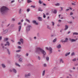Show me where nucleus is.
Listing matches in <instances>:
<instances>
[{"label":"nucleus","instance_id":"1","mask_svg":"<svg viewBox=\"0 0 78 78\" xmlns=\"http://www.w3.org/2000/svg\"><path fill=\"white\" fill-rule=\"evenodd\" d=\"M36 52L38 53V54L42 53L44 55H45L46 54L45 51L43 49L41 48H40L37 47L36 48Z\"/></svg>","mask_w":78,"mask_h":78},{"label":"nucleus","instance_id":"2","mask_svg":"<svg viewBox=\"0 0 78 78\" xmlns=\"http://www.w3.org/2000/svg\"><path fill=\"white\" fill-rule=\"evenodd\" d=\"M8 10V9L6 7L3 6L1 8L0 11L2 13H5L6 12V11Z\"/></svg>","mask_w":78,"mask_h":78},{"label":"nucleus","instance_id":"3","mask_svg":"<svg viewBox=\"0 0 78 78\" xmlns=\"http://www.w3.org/2000/svg\"><path fill=\"white\" fill-rule=\"evenodd\" d=\"M31 27V26L29 25H27V27L26 28V30L27 31H30Z\"/></svg>","mask_w":78,"mask_h":78},{"label":"nucleus","instance_id":"4","mask_svg":"<svg viewBox=\"0 0 78 78\" xmlns=\"http://www.w3.org/2000/svg\"><path fill=\"white\" fill-rule=\"evenodd\" d=\"M46 49L47 50H49V51H50L51 53L52 52V48H51V47H50L49 48H48V47H46Z\"/></svg>","mask_w":78,"mask_h":78},{"label":"nucleus","instance_id":"5","mask_svg":"<svg viewBox=\"0 0 78 78\" xmlns=\"http://www.w3.org/2000/svg\"><path fill=\"white\" fill-rule=\"evenodd\" d=\"M10 72H14V73H17V71L15 69H12V70H10Z\"/></svg>","mask_w":78,"mask_h":78},{"label":"nucleus","instance_id":"6","mask_svg":"<svg viewBox=\"0 0 78 78\" xmlns=\"http://www.w3.org/2000/svg\"><path fill=\"white\" fill-rule=\"evenodd\" d=\"M65 29H64V30L65 31H66V30H67V29L68 28H69V26L67 25H66L65 26Z\"/></svg>","mask_w":78,"mask_h":78},{"label":"nucleus","instance_id":"7","mask_svg":"<svg viewBox=\"0 0 78 78\" xmlns=\"http://www.w3.org/2000/svg\"><path fill=\"white\" fill-rule=\"evenodd\" d=\"M31 75V74L30 73H29L28 74H26L25 75V77H27L28 76H30Z\"/></svg>","mask_w":78,"mask_h":78},{"label":"nucleus","instance_id":"8","mask_svg":"<svg viewBox=\"0 0 78 78\" xmlns=\"http://www.w3.org/2000/svg\"><path fill=\"white\" fill-rule=\"evenodd\" d=\"M69 40L72 42H76V40L75 39H69Z\"/></svg>","mask_w":78,"mask_h":78},{"label":"nucleus","instance_id":"9","mask_svg":"<svg viewBox=\"0 0 78 78\" xmlns=\"http://www.w3.org/2000/svg\"><path fill=\"white\" fill-rule=\"evenodd\" d=\"M32 23H35L36 25H38V23H36V21L35 20L32 21Z\"/></svg>","mask_w":78,"mask_h":78},{"label":"nucleus","instance_id":"10","mask_svg":"<svg viewBox=\"0 0 78 78\" xmlns=\"http://www.w3.org/2000/svg\"><path fill=\"white\" fill-rule=\"evenodd\" d=\"M38 19L39 21H42V17H38Z\"/></svg>","mask_w":78,"mask_h":78},{"label":"nucleus","instance_id":"11","mask_svg":"<svg viewBox=\"0 0 78 78\" xmlns=\"http://www.w3.org/2000/svg\"><path fill=\"white\" fill-rule=\"evenodd\" d=\"M20 41L21 42V43H22V44L23 43V39L21 38L20 40Z\"/></svg>","mask_w":78,"mask_h":78},{"label":"nucleus","instance_id":"12","mask_svg":"<svg viewBox=\"0 0 78 78\" xmlns=\"http://www.w3.org/2000/svg\"><path fill=\"white\" fill-rule=\"evenodd\" d=\"M70 53V52L66 53L65 55V56H68V55H69Z\"/></svg>","mask_w":78,"mask_h":78},{"label":"nucleus","instance_id":"13","mask_svg":"<svg viewBox=\"0 0 78 78\" xmlns=\"http://www.w3.org/2000/svg\"><path fill=\"white\" fill-rule=\"evenodd\" d=\"M22 12V9H20V10H19V13L20 14Z\"/></svg>","mask_w":78,"mask_h":78},{"label":"nucleus","instance_id":"14","mask_svg":"<svg viewBox=\"0 0 78 78\" xmlns=\"http://www.w3.org/2000/svg\"><path fill=\"white\" fill-rule=\"evenodd\" d=\"M2 68H5V67H6V66H5V65L4 64H2Z\"/></svg>","mask_w":78,"mask_h":78},{"label":"nucleus","instance_id":"15","mask_svg":"<svg viewBox=\"0 0 78 78\" xmlns=\"http://www.w3.org/2000/svg\"><path fill=\"white\" fill-rule=\"evenodd\" d=\"M67 41H68V38H66L65 39V40L63 41L64 42H67Z\"/></svg>","mask_w":78,"mask_h":78},{"label":"nucleus","instance_id":"16","mask_svg":"<svg viewBox=\"0 0 78 78\" xmlns=\"http://www.w3.org/2000/svg\"><path fill=\"white\" fill-rule=\"evenodd\" d=\"M15 65L16 66H18V67H20V66L17 63H15Z\"/></svg>","mask_w":78,"mask_h":78},{"label":"nucleus","instance_id":"17","mask_svg":"<svg viewBox=\"0 0 78 78\" xmlns=\"http://www.w3.org/2000/svg\"><path fill=\"white\" fill-rule=\"evenodd\" d=\"M60 62H62V63H64V61H63V60L62 59H60Z\"/></svg>","mask_w":78,"mask_h":78},{"label":"nucleus","instance_id":"18","mask_svg":"<svg viewBox=\"0 0 78 78\" xmlns=\"http://www.w3.org/2000/svg\"><path fill=\"white\" fill-rule=\"evenodd\" d=\"M78 35V33L76 32H74L73 34V35Z\"/></svg>","mask_w":78,"mask_h":78},{"label":"nucleus","instance_id":"19","mask_svg":"<svg viewBox=\"0 0 78 78\" xmlns=\"http://www.w3.org/2000/svg\"><path fill=\"white\" fill-rule=\"evenodd\" d=\"M45 71H43V73H42V76H44V75H45Z\"/></svg>","mask_w":78,"mask_h":78},{"label":"nucleus","instance_id":"20","mask_svg":"<svg viewBox=\"0 0 78 78\" xmlns=\"http://www.w3.org/2000/svg\"><path fill=\"white\" fill-rule=\"evenodd\" d=\"M7 33H8V30H5L4 31V34Z\"/></svg>","mask_w":78,"mask_h":78},{"label":"nucleus","instance_id":"21","mask_svg":"<svg viewBox=\"0 0 78 78\" xmlns=\"http://www.w3.org/2000/svg\"><path fill=\"white\" fill-rule=\"evenodd\" d=\"M47 28H48V29H49V30H51V27H50V26H49L48 25L47 26Z\"/></svg>","mask_w":78,"mask_h":78},{"label":"nucleus","instance_id":"22","mask_svg":"<svg viewBox=\"0 0 78 78\" xmlns=\"http://www.w3.org/2000/svg\"><path fill=\"white\" fill-rule=\"evenodd\" d=\"M38 11H42L43 10L42 9H41V8H39L38 9Z\"/></svg>","mask_w":78,"mask_h":78},{"label":"nucleus","instance_id":"23","mask_svg":"<svg viewBox=\"0 0 78 78\" xmlns=\"http://www.w3.org/2000/svg\"><path fill=\"white\" fill-rule=\"evenodd\" d=\"M1 46H2V48H4V46H3V43H1Z\"/></svg>","mask_w":78,"mask_h":78},{"label":"nucleus","instance_id":"24","mask_svg":"<svg viewBox=\"0 0 78 78\" xmlns=\"http://www.w3.org/2000/svg\"><path fill=\"white\" fill-rule=\"evenodd\" d=\"M61 44H59V45H58L57 47V48H61Z\"/></svg>","mask_w":78,"mask_h":78},{"label":"nucleus","instance_id":"25","mask_svg":"<svg viewBox=\"0 0 78 78\" xmlns=\"http://www.w3.org/2000/svg\"><path fill=\"white\" fill-rule=\"evenodd\" d=\"M21 29V26H20L19 27V30H18L19 31H20Z\"/></svg>","mask_w":78,"mask_h":78},{"label":"nucleus","instance_id":"26","mask_svg":"<svg viewBox=\"0 0 78 78\" xmlns=\"http://www.w3.org/2000/svg\"><path fill=\"white\" fill-rule=\"evenodd\" d=\"M7 53L9 55H10V53H9V51L8 49H7Z\"/></svg>","mask_w":78,"mask_h":78},{"label":"nucleus","instance_id":"27","mask_svg":"<svg viewBox=\"0 0 78 78\" xmlns=\"http://www.w3.org/2000/svg\"><path fill=\"white\" fill-rule=\"evenodd\" d=\"M31 2H32V1L31 0H27V3H31Z\"/></svg>","mask_w":78,"mask_h":78},{"label":"nucleus","instance_id":"28","mask_svg":"<svg viewBox=\"0 0 78 78\" xmlns=\"http://www.w3.org/2000/svg\"><path fill=\"white\" fill-rule=\"evenodd\" d=\"M26 21L27 22H29V23H30V21L27 19H26Z\"/></svg>","mask_w":78,"mask_h":78},{"label":"nucleus","instance_id":"29","mask_svg":"<svg viewBox=\"0 0 78 78\" xmlns=\"http://www.w3.org/2000/svg\"><path fill=\"white\" fill-rule=\"evenodd\" d=\"M53 12L54 14H56L57 12V11H56V10H55Z\"/></svg>","mask_w":78,"mask_h":78},{"label":"nucleus","instance_id":"30","mask_svg":"<svg viewBox=\"0 0 78 78\" xmlns=\"http://www.w3.org/2000/svg\"><path fill=\"white\" fill-rule=\"evenodd\" d=\"M46 59L47 61H48V60H49V57H46Z\"/></svg>","mask_w":78,"mask_h":78},{"label":"nucleus","instance_id":"31","mask_svg":"<svg viewBox=\"0 0 78 78\" xmlns=\"http://www.w3.org/2000/svg\"><path fill=\"white\" fill-rule=\"evenodd\" d=\"M72 60L73 61H76V58H74Z\"/></svg>","mask_w":78,"mask_h":78},{"label":"nucleus","instance_id":"32","mask_svg":"<svg viewBox=\"0 0 78 78\" xmlns=\"http://www.w3.org/2000/svg\"><path fill=\"white\" fill-rule=\"evenodd\" d=\"M56 40L57 39L56 38H55V39H54L53 41V42H56Z\"/></svg>","mask_w":78,"mask_h":78},{"label":"nucleus","instance_id":"33","mask_svg":"<svg viewBox=\"0 0 78 78\" xmlns=\"http://www.w3.org/2000/svg\"><path fill=\"white\" fill-rule=\"evenodd\" d=\"M8 40V38H5L4 39V41H7Z\"/></svg>","mask_w":78,"mask_h":78},{"label":"nucleus","instance_id":"34","mask_svg":"<svg viewBox=\"0 0 78 78\" xmlns=\"http://www.w3.org/2000/svg\"><path fill=\"white\" fill-rule=\"evenodd\" d=\"M19 61L20 62H22V58H20L19 59Z\"/></svg>","mask_w":78,"mask_h":78},{"label":"nucleus","instance_id":"35","mask_svg":"<svg viewBox=\"0 0 78 78\" xmlns=\"http://www.w3.org/2000/svg\"><path fill=\"white\" fill-rule=\"evenodd\" d=\"M31 7L33 8H36V6L35 5H31Z\"/></svg>","mask_w":78,"mask_h":78},{"label":"nucleus","instance_id":"36","mask_svg":"<svg viewBox=\"0 0 78 78\" xmlns=\"http://www.w3.org/2000/svg\"><path fill=\"white\" fill-rule=\"evenodd\" d=\"M73 55H75V53H74V52H72L71 53V56H73Z\"/></svg>","mask_w":78,"mask_h":78},{"label":"nucleus","instance_id":"37","mask_svg":"<svg viewBox=\"0 0 78 78\" xmlns=\"http://www.w3.org/2000/svg\"><path fill=\"white\" fill-rule=\"evenodd\" d=\"M43 17H44V18H45V17H46V16H45V14L43 13Z\"/></svg>","mask_w":78,"mask_h":78},{"label":"nucleus","instance_id":"38","mask_svg":"<svg viewBox=\"0 0 78 78\" xmlns=\"http://www.w3.org/2000/svg\"><path fill=\"white\" fill-rule=\"evenodd\" d=\"M55 6H59V3H57V4L55 5Z\"/></svg>","mask_w":78,"mask_h":78},{"label":"nucleus","instance_id":"39","mask_svg":"<svg viewBox=\"0 0 78 78\" xmlns=\"http://www.w3.org/2000/svg\"><path fill=\"white\" fill-rule=\"evenodd\" d=\"M30 11V9H27V11L28 12H29Z\"/></svg>","mask_w":78,"mask_h":78},{"label":"nucleus","instance_id":"40","mask_svg":"<svg viewBox=\"0 0 78 78\" xmlns=\"http://www.w3.org/2000/svg\"><path fill=\"white\" fill-rule=\"evenodd\" d=\"M14 2H15V0H13V1H12L11 2V3H14Z\"/></svg>","mask_w":78,"mask_h":78},{"label":"nucleus","instance_id":"41","mask_svg":"<svg viewBox=\"0 0 78 78\" xmlns=\"http://www.w3.org/2000/svg\"><path fill=\"white\" fill-rule=\"evenodd\" d=\"M20 50H18L16 51V53H17L18 52H20Z\"/></svg>","mask_w":78,"mask_h":78},{"label":"nucleus","instance_id":"42","mask_svg":"<svg viewBox=\"0 0 78 78\" xmlns=\"http://www.w3.org/2000/svg\"><path fill=\"white\" fill-rule=\"evenodd\" d=\"M52 25H53V26H54V25H55V23L53 22H52Z\"/></svg>","mask_w":78,"mask_h":78},{"label":"nucleus","instance_id":"43","mask_svg":"<svg viewBox=\"0 0 78 78\" xmlns=\"http://www.w3.org/2000/svg\"><path fill=\"white\" fill-rule=\"evenodd\" d=\"M7 45H9V43L8 41H7Z\"/></svg>","mask_w":78,"mask_h":78},{"label":"nucleus","instance_id":"44","mask_svg":"<svg viewBox=\"0 0 78 78\" xmlns=\"http://www.w3.org/2000/svg\"><path fill=\"white\" fill-rule=\"evenodd\" d=\"M72 5H73L74 6H75V5H76V4H75L74 3H72Z\"/></svg>","mask_w":78,"mask_h":78},{"label":"nucleus","instance_id":"45","mask_svg":"<svg viewBox=\"0 0 78 78\" xmlns=\"http://www.w3.org/2000/svg\"><path fill=\"white\" fill-rule=\"evenodd\" d=\"M44 67H47V65L46 64H44Z\"/></svg>","mask_w":78,"mask_h":78},{"label":"nucleus","instance_id":"46","mask_svg":"<svg viewBox=\"0 0 78 78\" xmlns=\"http://www.w3.org/2000/svg\"><path fill=\"white\" fill-rule=\"evenodd\" d=\"M28 55H29V54L28 53H27L26 54V56H28Z\"/></svg>","mask_w":78,"mask_h":78},{"label":"nucleus","instance_id":"47","mask_svg":"<svg viewBox=\"0 0 78 78\" xmlns=\"http://www.w3.org/2000/svg\"><path fill=\"white\" fill-rule=\"evenodd\" d=\"M39 3H40V4H42V2H41V0H39Z\"/></svg>","mask_w":78,"mask_h":78},{"label":"nucleus","instance_id":"48","mask_svg":"<svg viewBox=\"0 0 78 78\" xmlns=\"http://www.w3.org/2000/svg\"><path fill=\"white\" fill-rule=\"evenodd\" d=\"M73 13H72V12H71L70 13V16H72V15H73Z\"/></svg>","mask_w":78,"mask_h":78},{"label":"nucleus","instance_id":"49","mask_svg":"<svg viewBox=\"0 0 78 78\" xmlns=\"http://www.w3.org/2000/svg\"><path fill=\"white\" fill-rule=\"evenodd\" d=\"M18 24L19 25H21V23H18Z\"/></svg>","mask_w":78,"mask_h":78},{"label":"nucleus","instance_id":"50","mask_svg":"<svg viewBox=\"0 0 78 78\" xmlns=\"http://www.w3.org/2000/svg\"><path fill=\"white\" fill-rule=\"evenodd\" d=\"M18 48H19L20 49H21V48H22L20 46H18Z\"/></svg>","mask_w":78,"mask_h":78},{"label":"nucleus","instance_id":"51","mask_svg":"<svg viewBox=\"0 0 78 78\" xmlns=\"http://www.w3.org/2000/svg\"><path fill=\"white\" fill-rule=\"evenodd\" d=\"M18 44H19V45H20V44H21L20 42H19L18 43Z\"/></svg>","mask_w":78,"mask_h":78},{"label":"nucleus","instance_id":"52","mask_svg":"<svg viewBox=\"0 0 78 78\" xmlns=\"http://www.w3.org/2000/svg\"><path fill=\"white\" fill-rule=\"evenodd\" d=\"M2 36L0 37V41H1L2 40Z\"/></svg>","mask_w":78,"mask_h":78},{"label":"nucleus","instance_id":"53","mask_svg":"<svg viewBox=\"0 0 78 78\" xmlns=\"http://www.w3.org/2000/svg\"><path fill=\"white\" fill-rule=\"evenodd\" d=\"M22 1H23V0H19V2H21Z\"/></svg>","mask_w":78,"mask_h":78},{"label":"nucleus","instance_id":"54","mask_svg":"<svg viewBox=\"0 0 78 78\" xmlns=\"http://www.w3.org/2000/svg\"><path fill=\"white\" fill-rule=\"evenodd\" d=\"M38 59H39V60H40V59H41V58H40V57H39V56H38Z\"/></svg>","mask_w":78,"mask_h":78},{"label":"nucleus","instance_id":"55","mask_svg":"<svg viewBox=\"0 0 78 78\" xmlns=\"http://www.w3.org/2000/svg\"><path fill=\"white\" fill-rule=\"evenodd\" d=\"M63 30V29H61L60 30V32H62V31Z\"/></svg>","mask_w":78,"mask_h":78},{"label":"nucleus","instance_id":"56","mask_svg":"<svg viewBox=\"0 0 78 78\" xmlns=\"http://www.w3.org/2000/svg\"><path fill=\"white\" fill-rule=\"evenodd\" d=\"M58 22H59V23H60L61 22V20H58Z\"/></svg>","mask_w":78,"mask_h":78},{"label":"nucleus","instance_id":"57","mask_svg":"<svg viewBox=\"0 0 78 78\" xmlns=\"http://www.w3.org/2000/svg\"><path fill=\"white\" fill-rule=\"evenodd\" d=\"M70 31H69L68 32V34H70Z\"/></svg>","mask_w":78,"mask_h":78},{"label":"nucleus","instance_id":"58","mask_svg":"<svg viewBox=\"0 0 78 78\" xmlns=\"http://www.w3.org/2000/svg\"><path fill=\"white\" fill-rule=\"evenodd\" d=\"M69 9H70L71 10H72V8L71 7H70L69 8Z\"/></svg>","mask_w":78,"mask_h":78},{"label":"nucleus","instance_id":"59","mask_svg":"<svg viewBox=\"0 0 78 78\" xmlns=\"http://www.w3.org/2000/svg\"><path fill=\"white\" fill-rule=\"evenodd\" d=\"M60 16H61V15H58V17L59 18H60Z\"/></svg>","mask_w":78,"mask_h":78},{"label":"nucleus","instance_id":"60","mask_svg":"<svg viewBox=\"0 0 78 78\" xmlns=\"http://www.w3.org/2000/svg\"><path fill=\"white\" fill-rule=\"evenodd\" d=\"M49 15V14L48 13H46V15H47V16H48V15Z\"/></svg>","mask_w":78,"mask_h":78},{"label":"nucleus","instance_id":"61","mask_svg":"<svg viewBox=\"0 0 78 78\" xmlns=\"http://www.w3.org/2000/svg\"><path fill=\"white\" fill-rule=\"evenodd\" d=\"M72 17L73 18V19H74L75 18L74 17H73V16H72Z\"/></svg>","mask_w":78,"mask_h":78},{"label":"nucleus","instance_id":"62","mask_svg":"<svg viewBox=\"0 0 78 78\" xmlns=\"http://www.w3.org/2000/svg\"><path fill=\"white\" fill-rule=\"evenodd\" d=\"M34 39H36V37H34Z\"/></svg>","mask_w":78,"mask_h":78},{"label":"nucleus","instance_id":"63","mask_svg":"<svg viewBox=\"0 0 78 78\" xmlns=\"http://www.w3.org/2000/svg\"><path fill=\"white\" fill-rule=\"evenodd\" d=\"M21 21V22H23V20H22Z\"/></svg>","mask_w":78,"mask_h":78},{"label":"nucleus","instance_id":"64","mask_svg":"<svg viewBox=\"0 0 78 78\" xmlns=\"http://www.w3.org/2000/svg\"><path fill=\"white\" fill-rule=\"evenodd\" d=\"M11 41H12V42H14V40H11Z\"/></svg>","mask_w":78,"mask_h":78}]
</instances>
